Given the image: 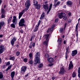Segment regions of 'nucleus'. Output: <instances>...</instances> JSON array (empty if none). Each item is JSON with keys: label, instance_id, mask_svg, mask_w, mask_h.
<instances>
[{"label": "nucleus", "instance_id": "1", "mask_svg": "<svg viewBox=\"0 0 80 80\" xmlns=\"http://www.w3.org/2000/svg\"><path fill=\"white\" fill-rule=\"evenodd\" d=\"M36 56L35 57V59L34 60V64L37 65V63H40V52H37L36 54Z\"/></svg>", "mask_w": 80, "mask_h": 80}, {"label": "nucleus", "instance_id": "2", "mask_svg": "<svg viewBox=\"0 0 80 80\" xmlns=\"http://www.w3.org/2000/svg\"><path fill=\"white\" fill-rule=\"evenodd\" d=\"M58 17L60 19L62 18V17L64 20H67V15H66V14H65L64 12H62L58 14Z\"/></svg>", "mask_w": 80, "mask_h": 80}, {"label": "nucleus", "instance_id": "3", "mask_svg": "<svg viewBox=\"0 0 80 80\" xmlns=\"http://www.w3.org/2000/svg\"><path fill=\"white\" fill-rule=\"evenodd\" d=\"M25 23V20L23 18H22L19 21L18 23L20 27H25V25L24 24Z\"/></svg>", "mask_w": 80, "mask_h": 80}, {"label": "nucleus", "instance_id": "4", "mask_svg": "<svg viewBox=\"0 0 80 80\" xmlns=\"http://www.w3.org/2000/svg\"><path fill=\"white\" fill-rule=\"evenodd\" d=\"M33 5L36 6V8L37 9H39L40 8V4H38V2L37 0H34L33 2Z\"/></svg>", "mask_w": 80, "mask_h": 80}, {"label": "nucleus", "instance_id": "5", "mask_svg": "<svg viewBox=\"0 0 80 80\" xmlns=\"http://www.w3.org/2000/svg\"><path fill=\"white\" fill-rule=\"evenodd\" d=\"M55 28V25H53L52 26V27L51 28H49L48 30L47 31V33H52V32H53V28Z\"/></svg>", "mask_w": 80, "mask_h": 80}, {"label": "nucleus", "instance_id": "6", "mask_svg": "<svg viewBox=\"0 0 80 80\" xmlns=\"http://www.w3.org/2000/svg\"><path fill=\"white\" fill-rule=\"evenodd\" d=\"M27 68L25 66H23L21 68V73H25V71H26Z\"/></svg>", "mask_w": 80, "mask_h": 80}, {"label": "nucleus", "instance_id": "7", "mask_svg": "<svg viewBox=\"0 0 80 80\" xmlns=\"http://www.w3.org/2000/svg\"><path fill=\"white\" fill-rule=\"evenodd\" d=\"M58 0H54L55 1V3L54 5L53 6V8H56L57 7V6H59L60 5V1H58L57 2V1ZM56 2L57 3H56Z\"/></svg>", "mask_w": 80, "mask_h": 80}, {"label": "nucleus", "instance_id": "8", "mask_svg": "<svg viewBox=\"0 0 80 80\" xmlns=\"http://www.w3.org/2000/svg\"><path fill=\"white\" fill-rule=\"evenodd\" d=\"M5 51V46L3 45H0V54Z\"/></svg>", "mask_w": 80, "mask_h": 80}, {"label": "nucleus", "instance_id": "9", "mask_svg": "<svg viewBox=\"0 0 80 80\" xmlns=\"http://www.w3.org/2000/svg\"><path fill=\"white\" fill-rule=\"evenodd\" d=\"M66 72V70H65L63 67H62L61 68L60 70L59 71V74L61 75H64V74Z\"/></svg>", "mask_w": 80, "mask_h": 80}, {"label": "nucleus", "instance_id": "10", "mask_svg": "<svg viewBox=\"0 0 80 80\" xmlns=\"http://www.w3.org/2000/svg\"><path fill=\"white\" fill-rule=\"evenodd\" d=\"M17 40V39L15 37H13V38L12 39L11 41V44L12 45V46H13L15 43V42Z\"/></svg>", "mask_w": 80, "mask_h": 80}, {"label": "nucleus", "instance_id": "11", "mask_svg": "<svg viewBox=\"0 0 80 80\" xmlns=\"http://www.w3.org/2000/svg\"><path fill=\"white\" fill-rule=\"evenodd\" d=\"M73 64L72 63V62L71 61H70V63L69 65L68 70L70 69H71V68H73Z\"/></svg>", "mask_w": 80, "mask_h": 80}, {"label": "nucleus", "instance_id": "12", "mask_svg": "<svg viewBox=\"0 0 80 80\" xmlns=\"http://www.w3.org/2000/svg\"><path fill=\"white\" fill-rule=\"evenodd\" d=\"M30 0H28V1H26L25 3V6L26 7H30Z\"/></svg>", "mask_w": 80, "mask_h": 80}, {"label": "nucleus", "instance_id": "13", "mask_svg": "<svg viewBox=\"0 0 80 80\" xmlns=\"http://www.w3.org/2000/svg\"><path fill=\"white\" fill-rule=\"evenodd\" d=\"M25 13L24 12V10H23L22 11L20 12L19 13V17H18V18L19 19H20V18H21V17H22V16L23 15V14Z\"/></svg>", "mask_w": 80, "mask_h": 80}, {"label": "nucleus", "instance_id": "14", "mask_svg": "<svg viewBox=\"0 0 80 80\" xmlns=\"http://www.w3.org/2000/svg\"><path fill=\"white\" fill-rule=\"evenodd\" d=\"M15 72L14 71H13L11 73V76L12 78V80H13V78H14V77L15 76Z\"/></svg>", "mask_w": 80, "mask_h": 80}, {"label": "nucleus", "instance_id": "15", "mask_svg": "<svg viewBox=\"0 0 80 80\" xmlns=\"http://www.w3.org/2000/svg\"><path fill=\"white\" fill-rule=\"evenodd\" d=\"M72 4L73 2L70 1H68L66 2V4L69 6H72Z\"/></svg>", "mask_w": 80, "mask_h": 80}, {"label": "nucleus", "instance_id": "16", "mask_svg": "<svg viewBox=\"0 0 80 80\" xmlns=\"http://www.w3.org/2000/svg\"><path fill=\"white\" fill-rule=\"evenodd\" d=\"M42 7L46 11L48 10V4H44L42 5Z\"/></svg>", "mask_w": 80, "mask_h": 80}, {"label": "nucleus", "instance_id": "17", "mask_svg": "<svg viewBox=\"0 0 80 80\" xmlns=\"http://www.w3.org/2000/svg\"><path fill=\"white\" fill-rule=\"evenodd\" d=\"M72 57H74L75 55H77V53L78 52H77V50H75L74 51H72Z\"/></svg>", "mask_w": 80, "mask_h": 80}, {"label": "nucleus", "instance_id": "18", "mask_svg": "<svg viewBox=\"0 0 80 80\" xmlns=\"http://www.w3.org/2000/svg\"><path fill=\"white\" fill-rule=\"evenodd\" d=\"M13 18L12 22H13V23H17V17L16 16H13Z\"/></svg>", "mask_w": 80, "mask_h": 80}, {"label": "nucleus", "instance_id": "19", "mask_svg": "<svg viewBox=\"0 0 80 80\" xmlns=\"http://www.w3.org/2000/svg\"><path fill=\"white\" fill-rule=\"evenodd\" d=\"M39 26H37V25H36V26L34 30H33L34 32H36L37 31H38V27Z\"/></svg>", "mask_w": 80, "mask_h": 80}, {"label": "nucleus", "instance_id": "20", "mask_svg": "<svg viewBox=\"0 0 80 80\" xmlns=\"http://www.w3.org/2000/svg\"><path fill=\"white\" fill-rule=\"evenodd\" d=\"M52 4H50V6L49 7L48 10V11L47 12V14H48V13H49V12H50V11L51 9L52 8Z\"/></svg>", "mask_w": 80, "mask_h": 80}, {"label": "nucleus", "instance_id": "21", "mask_svg": "<svg viewBox=\"0 0 80 80\" xmlns=\"http://www.w3.org/2000/svg\"><path fill=\"white\" fill-rule=\"evenodd\" d=\"M48 39H47L46 41H44L43 43V45H45L47 47L48 46Z\"/></svg>", "mask_w": 80, "mask_h": 80}, {"label": "nucleus", "instance_id": "22", "mask_svg": "<svg viewBox=\"0 0 80 80\" xmlns=\"http://www.w3.org/2000/svg\"><path fill=\"white\" fill-rule=\"evenodd\" d=\"M48 60L49 62H53V59L52 58H48Z\"/></svg>", "mask_w": 80, "mask_h": 80}, {"label": "nucleus", "instance_id": "23", "mask_svg": "<svg viewBox=\"0 0 80 80\" xmlns=\"http://www.w3.org/2000/svg\"><path fill=\"white\" fill-rule=\"evenodd\" d=\"M5 23L3 22H0V30L1 29L2 27L4 25Z\"/></svg>", "mask_w": 80, "mask_h": 80}, {"label": "nucleus", "instance_id": "24", "mask_svg": "<svg viewBox=\"0 0 80 80\" xmlns=\"http://www.w3.org/2000/svg\"><path fill=\"white\" fill-rule=\"evenodd\" d=\"M44 17H45V12H43L40 18V20H42Z\"/></svg>", "mask_w": 80, "mask_h": 80}, {"label": "nucleus", "instance_id": "25", "mask_svg": "<svg viewBox=\"0 0 80 80\" xmlns=\"http://www.w3.org/2000/svg\"><path fill=\"white\" fill-rule=\"evenodd\" d=\"M12 18V16H11V17H10L9 19L8 20V23H9L11 21V19Z\"/></svg>", "mask_w": 80, "mask_h": 80}, {"label": "nucleus", "instance_id": "26", "mask_svg": "<svg viewBox=\"0 0 80 80\" xmlns=\"http://www.w3.org/2000/svg\"><path fill=\"white\" fill-rule=\"evenodd\" d=\"M45 38L46 39V40H47V39H48V41L49 40V38H48V37H49V34H46L45 36Z\"/></svg>", "mask_w": 80, "mask_h": 80}, {"label": "nucleus", "instance_id": "27", "mask_svg": "<svg viewBox=\"0 0 80 80\" xmlns=\"http://www.w3.org/2000/svg\"><path fill=\"white\" fill-rule=\"evenodd\" d=\"M1 13H2V14H4V13H5V9L3 8H1Z\"/></svg>", "mask_w": 80, "mask_h": 80}, {"label": "nucleus", "instance_id": "28", "mask_svg": "<svg viewBox=\"0 0 80 80\" xmlns=\"http://www.w3.org/2000/svg\"><path fill=\"white\" fill-rule=\"evenodd\" d=\"M62 39L61 38H60L59 39H58V42H59V45H60L61 44V42H62Z\"/></svg>", "mask_w": 80, "mask_h": 80}, {"label": "nucleus", "instance_id": "29", "mask_svg": "<svg viewBox=\"0 0 80 80\" xmlns=\"http://www.w3.org/2000/svg\"><path fill=\"white\" fill-rule=\"evenodd\" d=\"M64 30H65L64 28H60V32L61 33H62V32H63Z\"/></svg>", "mask_w": 80, "mask_h": 80}, {"label": "nucleus", "instance_id": "30", "mask_svg": "<svg viewBox=\"0 0 80 80\" xmlns=\"http://www.w3.org/2000/svg\"><path fill=\"white\" fill-rule=\"evenodd\" d=\"M29 58H30V59H32V58H33V55L32 54V53H30L29 55Z\"/></svg>", "mask_w": 80, "mask_h": 80}, {"label": "nucleus", "instance_id": "31", "mask_svg": "<svg viewBox=\"0 0 80 80\" xmlns=\"http://www.w3.org/2000/svg\"><path fill=\"white\" fill-rule=\"evenodd\" d=\"M11 67H12V65H10L9 66L6 70V71H8V70H10V68H11Z\"/></svg>", "mask_w": 80, "mask_h": 80}, {"label": "nucleus", "instance_id": "32", "mask_svg": "<svg viewBox=\"0 0 80 80\" xmlns=\"http://www.w3.org/2000/svg\"><path fill=\"white\" fill-rule=\"evenodd\" d=\"M76 75L75 72H73L72 74V77L73 78H75L76 77Z\"/></svg>", "mask_w": 80, "mask_h": 80}, {"label": "nucleus", "instance_id": "33", "mask_svg": "<svg viewBox=\"0 0 80 80\" xmlns=\"http://www.w3.org/2000/svg\"><path fill=\"white\" fill-rule=\"evenodd\" d=\"M78 24H77L76 27V30L75 31L77 32H78Z\"/></svg>", "mask_w": 80, "mask_h": 80}, {"label": "nucleus", "instance_id": "34", "mask_svg": "<svg viewBox=\"0 0 80 80\" xmlns=\"http://www.w3.org/2000/svg\"><path fill=\"white\" fill-rule=\"evenodd\" d=\"M15 59V58L14 57H11L9 58V60H14Z\"/></svg>", "mask_w": 80, "mask_h": 80}, {"label": "nucleus", "instance_id": "35", "mask_svg": "<svg viewBox=\"0 0 80 80\" xmlns=\"http://www.w3.org/2000/svg\"><path fill=\"white\" fill-rule=\"evenodd\" d=\"M3 77V75L2 73V72H0V79H1Z\"/></svg>", "mask_w": 80, "mask_h": 80}, {"label": "nucleus", "instance_id": "36", "mask_svg": "<svg viewBox=\"0 0 80 80\" xmlns=\"http://www.w3.org/2000/svg\"><path fill=\"white\" fill-rule=\"evenodd\" d=\"M43 65L42 63L40 64L38 66V68H42L43 67Z\"/></svg>", "mask_w": 80, "mask_h": 80}, {"label": "nucleus", "instance_id": "37", "mask_svg": "<svg viewBox=\"0 0 80 80\" xmlns=\"http://www.w3.org/2000/svg\"><path fill=\"white\" fill-rule=\"evenodd\" d=\"M45 57L46 58H48L49 57V55L48 54L46 53L45 54Z\"/></svg>", "mask_w": 80, "mask_h": 80}, {"label": "nucleus", "instance_id": "38", "mask_svg": "<svg viewBox=\"0 0 80 80\" xmlns=\"http://www.w3.org/2000/svg\"><path fill=\"white\" fill-rule=\"evenodd\" d=\"M19 55H20V52H19L18 51L16 52V56H19Z\"/></svg>", "mask_w": 80, "mask_h": 80}, {"label": "nucleus", "instance_id": "39", "mask_svg": "<svg viewBox=\"0 0 80 80\" xmlns=\"http://www.w3.org/2000/svg\"><path fill=\"white\" fill-rule=\"evenodd\" d=\"M29 63L31 65H33V61L32 60H30L29 61Z\"/></svg>", "mask_w": 80, "mask_h": 80}, {"label": "nucleus", "instance_id": "40", "mask_svg": "<svg viewBox=\"0 0 80 80\" xmlns=\"http://www.w3.org/2000/svg\"><path fill=\"white\" fill-rule=\"evenodd\" d=\"M27 8H26L25 9H23V10H24V12H27V11L28 10V8H29V7H27Z\"/></svg>", "mask_w": 80, "mask_h": 80}, {"label": "nucleus", "instance_id": "41", "mask_svg": "<svg viewBox=\"0 0 80 80\" xmlns=\"http://www.w3.org/2000/svg\"><path fill=\"white\" fill-rule=\"evenodd\" d=\"M23 60L24 62H27V60H28V59L27 58H25L23 59Z\"/></svg>", "mask_w": 80, "mask_h": 80}, {"label": "nucleus", "instance_id": "42", "mask_svg": "<svg viewBox=\"0 0 80 80\" xmlns=\"http://www.w3.org/2000/svg\"><path fill=\"white\" fill-rule=\"evenodd\" d=\"M68 53H67V52H66L65 54V58H66V59H67V58H68Z\"/></svg>", "mask_w": 80, "mask_h": 80}, {"label": "nucleus", "instance_id": "43", "mask_svg": "<svg viewBox=\"0 0 80 80\" xmlns=\"http://www.w3.org/2000/svg\"><path fill=\"white\" fill-rule=\"evenodd\" d=\"M11 27H12V28H15V24H11Z\"/></svg>", "mask_w": 80, "mask_h": 80}, {"label": "nucleus", "instance_id": "44", "mask_svg": "<svg viewBox=\"0 0 80 80\" xmlns=\"http://www.w3.org/2000/svg\"><path fill=\"white\" fill-rule=\"evenodd\" d=\"M5 15L4 14H2L1 15V18H5Z\"/></svg>", "mask_w": 80, "mask_h": 80}, {"label": "nucleus", "instance_id": "45", "mask_svg": "<svg viewBox=\"0 0 80 80\" xmlns=\"http://www.w3.org/2000/svg\"><path fill=\"white\" fill-rule=\"evenodd\" d=\"M31 45H32V47H35V42H33Z\"/></svg>", "mask_w": 80, "mask_h": 80}, {"label": "nucleus", "instance_id": "46", "mask_svg": "<svg viewBox=\"0 0 80 80\" xmlns=\"http://www.w3.org/2000/svg\"><path fill=\"white\" fill-rule=\"evenodd\" d=\"M40 23H41V21L39 20V21L38 23L37 26H38V27H39V25H40Z\"/></svg>", "mask_w": 80, "mask_h": 80}, {"label": "nucleus", "instance_id": "47", "mask_svg": "<svg viewBox=\"0 0 80 80\" xmlns=\"http://www.w3.org/2000/svg\"><path fill=\"white\" fill-rule=\"evenodd\" d=\"M68 48H66V53H68Z\"/></svg>", "mask_w": 80, "mask_h": 80}, {"label": "nucleus", "instance_id": "48", "mask_svg": "<svg viewBox=\"0 0 80 80\" xmlns=\"http://www.w3.org/2000/svg\"><path fill=\"white\" fill-rule=\"evenodd\" d=\"M10 64V62H8L7 63L6 66H8V65H9Z\"/></svg>", "mask_w": 80, "mask_h": 80}, {"label": "nucleus", "instance_id": "49", "mask_svg": "<svg viewBox=\"0 0 80 80\" xmlns=\"http://www.w3.org/2000/svg\"><path fill=\"white\" fill-rule=\"evenodd\" d=\"M49 66V67H52V65H53V63H50L48 64Z\"/></svg>", "mask_w": 80, "mask_h": 80}, {"label": "nucleus", "instance_id": "50", "mask_svg": "<svg viewBox=\"0 0 80 80\" xmlns=\"http://www.w3.org/2000/svg\"><path fill=\"white\" fill-rule=\"evenodd\" d=\"M78 73H80V68H78Z\"/></svg>", "mask_w": 80, "mask_h": 80}, {"label": "nucleus", "instance_id": "51", "mask_svg": "<svg viewBox=\"0 0 80 80\" xmlns=\"http://www.w3.org/2000/svg\"><path fill=\"white\" fill-rule=\"evenodd\" d=\"M55 78H56L55 77V76H53V77H52V80H55Z\"/></svg>", "mask_w": 80, "mask_h": 80}, {"label": "nucleus", "instance_id": "52", "mask_svg": "<svg viewBox=\"0 0 80 80\" xmlns=\"http://www.w3.org/2000/svg\"><path fill=\"white\" fill-rule=\"evenodd\" d=\"M58 18H56L55 19V22H58Z\"/></svg>", "mask_w": 80, "mask_h": 80}, {"label": "nucleus", "instance_id": "53", "mask_svg": "<svg viewBox=\"0 0 80 80\" xmlns=\"http://www.w3.org/2000/svg\"><path fill=\"white\" fill-rule=\"evenodd\" d=\"M20 32L21 33H23V30L21 29L20 31Z\"/></svg>", "mask_w": 80, "mask_h": 80}, {"label": "nucleus", "instance_id": "54", "mask_svg": "<svg viewBox=\"0 0 80 80\" xmlns=\"http://www.w3.org/2000/svg\"><path fill=\"white\" fill-rule=\"evenodd\" d=\"M67 23H65L64 25V30H65V28L66 27V26H67Z\"/></svg>", "mask_w": 80, "mask_h": 80}, {"label": "nucleus", "instance_id": "55", "mask_svg": "<svg viewBox=\"0 0 80 80\" xmlns=\"http://www.w3.org/2000/svg\"><path fill=\"white\" fill-rule=\"evenodd\" d=\"M3 2V1H2V0H0V5H1V3Z\"/></svg>", "mask_w": 80, "mask_h": 80}, {"label": "nucleus", "instance_id": "56", "mask_svg": "<svg viewBox=\"0 0 80 80\" xmlns=\"http://www.w3.org/2000/svg\"><path fill=\"white\" fill-rule=\"evenodd\" d=\"M28 74H27L25 76V77H28Z\"/></svg>", "mask_w": 80, "mask_h": 80}, {"label": "nucleus", "instance_id": "57", "mask_svg": "<svg viewBox=\"0 0 80 80\" xmlns=\"http://www.w3.org/2000/svg\"><path fill=\"white\" fill-rule=\"evenodd\" d=\"M66 43H67V41H64L63 42L64 44H66Z\"/></svg>", "mask_w": 80, "mask_h": 80}, {"label": "nucleus", "instance_id": "58", "mask_svg": "<svg viewBox=\"0 0 80 80\" xmlns=\"http://www.w3.org/2000/svg\"><path fill=\"white\" fill-rule=\"evenodd\" d=\"M66 5H64L63 7V8H66Z\"/></svg>", "mask_w": 80, "mask_h": 80}, {"label": "nucleus", "instance_id": "59", "mask_svg": "<svg viewBox=\"0 0 80 80\" xmlns=\"http://www.w3.org/2000/svg\"><path fill=\"white\" fill-rule=\"evenodd\" d=\"M3 37V35L1 34L0 35V38H2Z\"/></svg>", "mask_w": 80, "mask_h": 80}, {"label": "nucleus", "instance_id": "60", "mask_svg": "<svg viewBox=\"0 0 80 80\" xmlns=\"http://www.w3.org/2000/svg\"><path fill=\"white\" fill-rule=\"evenodd\" d=\"M68 15L70 16V15H71V13L70 12H69L68 13Z\"/></svg>", "mask_w": 80, "mask_h": 80}, {"label": "nucleus", "instance_id": "61", "mask_svg": "<svg viewBox=\"0 0 80 80\" xmlns=\"http://www.w3.org/2000/svg\"><path fill=\"white\" fill-rule=\"evenodd\" d=\"M68 23H71V20H70V19L68 20Z\"/></svg>", "mask_w": 80, "mask_h": 80}, {"label": "nucleus", "instance_id": "62", "mask_svg": "<svg viewBox=\"0 0 80 80\" xmlns=\"http://www.w3.org/2000/svg\"><path fill=\"white\" fill-rule=\"evenodd\" d=\"M32 48V46L30 45L29 46V48Z\"/></svg>", "mask_w": 80, "mask_h": 80}, {"label": "nucleus", "instance_id": "63", "mask_svg": "<svg viewBox=\"0 0 80 80\" xmlns=\"http://www.w3.org/2000/svg\"><path fill=\"white\" fill-rule=\"evenodd\" d=\"M78 77L79 78H80V73H78Z\"/></svg>", "mask_w": 80, "mask_h": 80}, {"label": "nucleus", "instance_id": "64", "mask_svg": "<svg viewBox=\"0 0 80 80\" xmlns=\"http://www.w3.org/2000/svg\"><path fill=\"white\" fill-rule=\"evenodd\" d=\"M56 57H57V58L58 57V55H57V56H55V58H56Z\"/></svg>", "mask_w": 80, "mask_h": 80}]
</instances>
